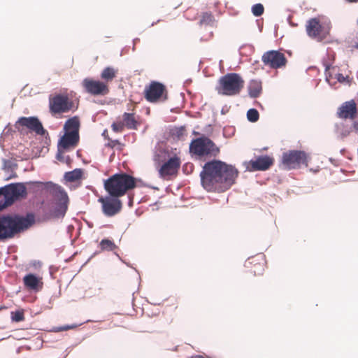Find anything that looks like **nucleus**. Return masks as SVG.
I'll return each instance as SVG.
<instances>
[{
  "label": "nucleus",
  "mask_w": 358,
  "mask_h": 358,
  "mask_svg": "<svg viewBox=\"0 0 358 358\" xmlns=\"http://www.w3.org/2000/svg\"><path fill=\"white\" fill-rule=\"evenodd\" d=\"M238 176V170L220 160L206 162L200 173L202 187L209 192L221 193L228 190Z\"/></svg>",
  "instance_id": "obj_1"
},
{
  "label": "nucleus",
  "mask_w": 358,
  "mask_h": 358,
  "mask_svg": "<svg viewBox=\"0 0 358 358\" xmlns=\"http://www.w3.org/2000/svg\"><path fill=\"white\" fill-rule=\"evenodd\" d=\"M34 223L32 214L27 216L17 215H0V240L13 238L28 229Z\"/></svg>",
  "instance_id": "obj_2"
},
{
  "label": "nucleus",
  "mask_w": 358,
  "mask_h": 358,
  "mask_svg": "<svg viewBox=\"0 0 358 358\" xmlns=\"http://www.w3.org/2000/svg\"><path fill=\"white\" fill-rule=\"evenodd\" d=\"M136 187V178L125 173H116L104 182L105 189L110 196L113 197L122 196Z\"/></svg>",
  "instance_id": "obj_3"
},
{
  "label": "nucleus",
  "mask_w": 358,
  "mask_h": 358,
  "mask_svg": "<svg viewBox=\"0 0 358 358\" xmlns=\"http://www.w3.org/2000/svg\"><path fill=\"white\" fill-rule=\"evenodd\" d=\"M77 108L78 105L66 92L55 93L49 97V110L52 115L75 111Z\"/></svg>",
  "instance_id": "obj_4"
},
{
  "label": "nucleus",
  "mask_w": 358,
  "mask_h": 358,
  "mask_svg": "<svg viewBox=\"0 0 358 358\" xmlns=\"http://www.w3.org/2000/svg\"><path fill=\"white\" fill-rule=\"evenodd\" d=\"M244 80L239 74L227 73L220 78L217 90L222 95L235 96L241 92L244 87Z\"/></svg>",
  "instance_id": "obj_5"
},
{
  "label": "nucleus",
  "mask_w": 358,
  "mask_h": 358,
  "mask_svg": "<svg viewBox=\"0 0 358 358\" xmlns=\"http://www.w3.org/2000/svg\"><path fill=\"white\" fill-rule=\"evenodd\" d=\"M190 152L199 157H215L220 148L208 137L202 136L193 140L189 145Z\"/></svg>",
  "instance_id": "obj_6"
},
{
  "label": "nucleus",
  "mask_w": 358,
  "mask_h": 358,
  "mask_svg": "<svg viewBox=\"0 0 358 358\" xmlns=\"http://www.w3.org/2000/svg\"><path fill=\"white\" fill-rule=\"evenodd\" d=\"M303 165L308 166V155L304 151L289 150L283 152L281 159V166L283 169H296Z\"/></svg>",
  "instance_id": "obj_7"
},
{
  "label": "nucleus",
  "mask_w": 358,
  "mask_h": 358,
  "mask_svg": "<svg viewBox=\"0 0 358 358\" xmlns=\"http://www.w3.org/2000/svg\"><path fill=\"white\" fill-rule=\"evenodd\" d=\"M50 192L56 200V206L51 215L55 217L64 216L67 208L69 198L66 192L59 185L50 183Z\"/></svg>",
  "instance_id": "obj_8"
},
{
  "label": "nucleus",
  "mask_w": 358,
  "mask_h": 358,
  "mask_svg": "<svg viewBox=\"0 0 358 358\" xmlns=\"http://www.w3.org/2000/svg\"><path fill=\"white\" fill-rule=\"evenodd\" d=\"M145 99L150 103L164 101L168 99V92L166 86L157 81H152L145 86Z\"/></svg>",
  "instance_id": "obj_9"
},
{
  "label": "nucleus",
  "mask_w": 358,
  "mask_h": 358,
  "mask_svg": "<svg viewBox=\"0 0 358 358\" xmlns=\"http://www.w3.org/2000/svg\"><path fill=\"white\" fill-rule=\"evenodd\" d=\"M82 86L86 93L92 96H106L110 92L109 86L106 82L90 78H85Z\"/></svg>",
  "instance_id": "obj_10"
},
{
  "label": "nucleus",
  "mask_w": 358,
  "mask_h": 358,
  "mask_svg": "<svg viewBox=\"0 0 358 358\" xmlns=\"http://www.w3.org/2000/svg\"><path fill=\"white\" fill-rule=\"evenodd\" d=\"M262 61L266 66L278 69L285 67L287 60L284 53L278 50H268L265 52Z\"/></svg>",
  "instance_id": "obj_11"
},
{
  "label": "nucleus",
  "mask_w": 358,
  "mask_h": 358,
  "mask_svg": "<svg viewBox=\"0 0 358 358\" xmlns=\"http://www.w3.org/2000/svg\"><path fill=\"white\" fill-rule=\"evenodd\" d=\"M98 201L101 204L103 213L107 217H113L118 214L122 208V203L119 197L112 196L100 197Z\"/></svg>",
  "instance_id": "obj_12"
},
{
  "label": "nucleus",
  "mask_w": 358,
  "mask_h": 358,
  "mask_svg": "<svg viewBox=\"0 0 358 358\" xmlns=\"http://www.w3.org/2000/svg\"><path fill=\"white\" fill-rule=\"evenodd\" d=\"M306 29L308 35L318 41L325 39L329 34V29L323 27L316 17L311 18L307 22Z\"/></svg>",
  "instance_id": "obj_13"
},
{
  "label": "nucleus",
  "mask_w": 358,
  "mask_h": 358,
  "mask_svg": "<svg viewBox=\"0 0 358 358\" xmlns=\"http://www.w3.org/2000/svg\"><path fill=\"white\" fill-rule=\"evenodd\" d=\"M15 127L17 129L27 128L38 135H44V129L41 122L36 117H22L15 122Z\"/></svg>",
  "instance_id": "obj_14"
},
{
  "label": "nucleus",
  "mask_w": 358,
  "mask_h": 358,
  "mask_svg": "<svg viewBox=\"0 0 358 358\" xmlns=\"http://www.w3.org/2000/svg\"><path fill=\"white\" fill-rule=\"evenodd\" d=\"M180 158L175 155L164 162L159 169V174L162 178H169L171 176H176L180 167Z\"/></svg>",
  "instance_id": "obj_15"
},
{
  "label": "nucleus",
  "mask_w": 358,
  "mask_h": 358,
  "mask_svg": "<svg viewBox=\"0 0 358 358\" xmlns=\"http://www.w3.org/2000/svg\"><path fill=\"white\" fill-rule=\"evenodd\" d=\"M3 189L6 193L11 205L15 201L25 198L27 194V189L22 183L10 184L3 187Z\"/></svg>",
  "instance_id": "obj_16"
},
{
  "label": "nucleus",
  "mask_w": 358,
  "mask_h": 358,
  "mask_svg": "<svg viewBox=\"0 0 358 358\" xmlns=\"http://www.w3.org/2000/svg\"><path fill=\"white\" fill-rule=\"evenodd\" d=\"M273 157L268 155L259 156L255 159L250 160L247 169L250 171H266L273 164Z\"/></svg>",
  "instance_id": "obj_17"
},
{
  "label": "nucleus",
  "mask_w": 358,
  "mask_h": 358,
  "mask_svg": "<svg viewBox=\"0 0 358 358\" xmlns=\"http://www.w3.org/2000/svg\"><path fill=\"white\" fill-rule=\"evenodd\" d=\"M266 262L263 255H257L249 258L245 263V266L250 269L254 275H260L265 269Z\"/></svg>",
  "instance_id": "obj_18"
},
{
  "label": "nucleus",
  "mask_w": 358,
  "mask_h": 358,
  "mask_svg": "<svg viewBox=\"0 0 358 358\" xmlns=\"http://www.w3.org/2000/svg\"><path fill=\"white\" fill-rule=\"evenodd\" d=\"M357 111V104L354 100H351L343 103L338 108L337 114L339 117L343 119H353Z\"/></svg>",
  "instance_id": "obj_19"
},
{
  "label": "nucleus",
  "mask_w": 358,
  "mask_h": 358,
  "mask_svg": "<svg viewBox=\"0 0 358 358\" xmlns=\"http://www.w3.org/2000/svg\"><path fill=\"white\" fill-rule=\"evenodd\" d=\"M79 141V134L75 133L65 132L59 142V147L67 149L70 147H75Z\"/></svg>",
  "instance_id": "obj_20"
},
{
  "label": "nucleus",
  "mask_w": 358,
  "mask_h": 358,
  "mask_svg": "<svg viewBox=\"0 0 358 358\" xmlns=\"http://www.w3.org/2000/svg\"><path fill=\"white\" fill-rule=\"evenodd\" d=\"M23 282L24 286L30 290L38 291L43 286L41 279L32 273L26 275L23 278Z\"/></svg>",
  "instance_id": "obj_21"
},
{
  "label": "nucleus",
  "mask_w": 358,
  "mask_h": 358,
  "mask_svg": "<svg viewBox=\"0 0 358 358\" xmlns=\"http://www.w3.org/2000/svg\"><path fill=\"white\" fill-rule=\"evenodd\" d=\"M248 90L249 96L252 98L259 96L262 92V84L260 80H252L250 81Z\"/></svg>",
  "instance_id": "obj_22"
},
{
  "label": "nucleus",
  "mask_w": 358,
  "mask_h": 358,
  "mask_svg": "<svg viewBox=\"0 0 358 358\" xmlns=\"http://www.w3.org/2000/svg\"><path fill=\"white\" fill-rule=\"evenodd\" d=\"M80 120L78 117L74 116L66 120L64 129L66 132L75 133L79 134Z\"/></svg>",
  "instance_id": "obj_23"
},
{
  "label": "nucleus",
  "mask_w": 358,
  "mask_h": 358,
  "mask_svg": "<svg viewBox=\"0 0 358 358\" xmlns=\"http://www.w3.org/2000/svg\"><path fill=\"white\" fill-rule=\"evenodd\" d=\"M118 70L111 66L106 67L103 69L101 73V78L103 82H106L108 85V83L113 81L116 78Z\"/></svg>",
  "instance_id": "obj_24"
},
{
  "label": "nucleus",
  "mask_w": 358,
  "mask_h": 358,
  "mask_svg": "<svg viewBox=\"0 0 358 358\" xmlns=\"http://www.w3.org/2000/svg\"><path fill=\"white\" fill-rule=\"evenodd\" d=\"M122 120L125 127L129 129H136L138 123L135 117L134 113H124L122 115Z\"/></svg>",
  "instance_id": "obj_25"
},
{
  "label": "nucleus",
  "mask_w": 358,
  "mask_h": 358,
  "mask_svg": "<svg viewBox=\"0 0 358 358\" xmlns=\"http://www.w3.org/2000/svg\"><path fill=\"white\" fill-rule=\"evenodd\" d=\"M82 170L76 169L73 171L66 172L64 175V178L69 182H76L82 178Z\"/></svg>",
  "instance_id": "obj_26"
},
{
  "label": "nucleus",
  "mask_w": 358,
  "mask_h": 358,
  "mask_svg": "<svg viewBox=\"0 0 358 358\" xmlns=\"http://www.w3.org/2000/svg\"><path fill=\"white\" fill-rule=\"evenodd\" d=\"M99 245L101 250L113 251L117 248L115 243L107 238L101 240Z\"/></svg>",
  "instance_id": "obj_27"
},
{
  "label": "nucleus",
  "mask_w": 358,
  "mask_h": 358,
  "mask_svg": "<svg viewBox=\"0 0 358 358\" xmlns=\"http://www.w3.org/2000/svg\"><path fill=\"white\" fill-rule=\"evenodd\" d=\"M102 289L100 287L93 286L89 287L85 292V297L92 298L101 294Z\"/></svg>",
  "instance_id": "obj_28"
},
{
  "label": "nucleus",
  "mask_w": 358,
  "mask_h": 358,
  "mask_svg": "<svg viewBox=\"0 0 358 358\" xmlns=\"http://www.w3.org/2000/svg\"><path fill=\"white\" fill-rule=\"evenodd\" d=\"M10 205L11 203L8 200L6 193L3 189V187L0 188V210Z\"/></svg>",
  "instance_id": "obj_29"
},
{
  "label": "nucleus",
  "mask_w": 358,
  "mask_h": 358,
  "mask_svg": "<svg viewBox=\"0 0 358 358\" xmlns=\"http://www.w3.org/2000/svg\"><path fill=\"white\" fill-rule=\"evenodd\" d=\"M248 120L251 122H255L259 120V115L256 109L251 108L247 112Z\"/></svg>",
  "instance_id": "obj_30"
},
{
  "label": "nucleus",
  "mask_w": 358,
  "mask_h": 358,
  "mask_svg": "<svg viewBox=\"0 0 358 358\" xmlns=\"http://www.w3.org/2000/svg\"><path fill=\"white\" fill-rule=\"evenodd\" d=\"M11 319L13 322H21L24 320V314L23 310H17L11 313Z\"/></svg>",
  "instance_id": "obj_31"
},
{
  "label": "nucleus",
  "mask_w": 358,
  "mask_h": 358,
  "mask_svg": "<svg viewBox=\"0 0 358 358\" xmlns=\"http://www.w3.org/2000/svg\"><path fill=\"white\" fill-rule=\"evenodd\" d=\"M264 8L262 3L255 4L252 7V14L256 17L261 16L264 13Z\"/></svg>",
  "instance_id": "obj_32"
},
{
  "label": "nucleus",
  "mask_w": 358,
  "mask_h": 358,
  "mask_svg": "<svg viewBox=\"0 0 358 358\" xmlns=\"http://www.w3.org/2000/svg\"><path fill=\"white\" fill-rule=\"evenodd\" d=\"M213 16L210 13H203L201 15V20H200V24H208L210 23L213 21Z\"/></svg>",
  "instance_id": "obj_33"
},
{
  "label": "nucleus",
  "mask_w": 358,
  "mask_h": 358,
  "mask_svg": "<svg viewBox=\"0 0 358 358\" xmlns=\"http://www.w3.org/2000/svg\"><path fill=\"white\" fill-rule=\"evenodd\" d=\"M111 127H112V129L115 131V132H122L124 127L125 125H124V123L122 121H116L115 122H113L111 125Z\"/></svg>",
  "instance_id": "obj_34"
},
{
  "label": "nucleus",
  "mask_w": 358,
  "mask_h": 358,
  "mask_svg": "<svg viewBox=\"0 0 358 358\" xmlns=\"http://www.w3.org/2000/svg\"><path fill=\"white\" fill-rule=\"evenodd\" d=\"M106 145L110 148L117 147L118 150H122L124 145L121 143L118 140L109 139L108 143Z\"/></svg>",
  "instance_id": "obj_35"
},
{
  "label": "nucleus",
  "mask_w": 358,
  "mask_h": 358,
  "mask_svg": "<svg viewBox=\"0 0 358 358\" xmlns=\"http://www.w3.org/2000/svg\"><path fill=\"white\" fill-rule=\"evenodd\" d=\"M172 134L178 138H181L185 135V129L184 127L176 128L173 130Z\"/></svg>",
  "instance_id": "obj_36"
},
{
  "label": "nucleus",
  "mask_w": 358,
  "mask_h": 358,
  "mask_svg": "<svg viewBox=\"0 0 358 358\" xmlns=\"http://www.w3.org/2000/svg\"><path fill=\"white\" fill-rule=\"evenodd\" d=\"M77 327H78L77 324L65 325V326H62V327H59L58 331H67V330H69V329H75Z\"/></svg>",
  "instance_id": "obj_37"
},
{
  "label": "nucleus",
  "mask_w": 358,
  "mask_h": 358,
  "mask_svg": "<svg viewBox=\"0 0 358 358\" xmlns=\"http://www.w3.org/2000/svg\"><path fill=\"white\" fill-rule=\"evenodd\" d=\"M352 128L355 132H358V121L354 122L352 124Z\"/></svg>",
  "instance_id": "obj_38"
},
{
  "label": "nucleus",
  "mask_w": 358,
  "mask_h": 358,
  "mask_svg": "<svg viewBox=\"0 0 358 358\" xmlns=\"http://www.w3.org/2000/svg\"><path fill=\"white\" fill-rule=\"evenodd\" d=\"M209 357H204L203 355H192L190 358H208Z\"/></svg>",
  "instance_id": "obj_39"
},
{
  "label": "nucleus",
  "mask_w": 358,
  "mask_h": 358,
  "mask_svg": "<svg viewBox=\"0 0 358 358\" xmlns=\"http://www.w3.org/2000/svg\"><path fill=\"white\" fill-rule=\"evenodd\" d=\"M338 80L340 82H343L345 80V78H344V76L342 74H338Z\"/></svg>",
  "instance_id": "obj_40"
},
{
  "label": "nucleus",
  "mask_w": 358,
  "mask_h": 358,
  "mask_svg": "<svg viewBox=\"0 0 358 358\" xmlns=\"http://www.w3.org/2000/svg\"><path fill=\"white\" fill-rule=\"evenodd\" d=\"M57 159L59 161L63 162L64 161V157L62 155V154L59 153L57 156Z\"/></svg>",
  "instance_id": "obj_41"
},
{
  "label": "nucleus",
  "mask_w": 358,
  "mask_h": 358,
  "mask_svg": "<svg viewBox=\"0 0 358 358\" xmlns=\"http://www.w3.org/2000/svg\"><path fill=\"white\" fill-rule=\"evenodd\" d=\"M189 166V168L191 169V170H192L193 169V165L192 164H186L185 166V168L184 169H187V167Z\"/></svg>",
  "instance_id": "obj_42"
},
{
  "label": "nucleus",
  "mask_w": 358,
  "mask_h": 358,
  "mask_svg": "<svg viewBox=\"0 0 358 358\" xmlns=\"http://www.w3.org/2000/svg\"><path fill=\"white\" fill-rule=\"evenodd\" d=\"M348 2L353 3V2H357L358 0H346Z\"/></svg>",
  "instance_id": "obj_43"
},
{
  "label": "nucleus",
  "mask_w": 358,
  "mask_h": 358,
  "mask_svg": "<svg viewBox=\"0 0 358 358\" xmlns=\"http://www.w3.org/2000/svg\"><path fill=\"white\" fill-rule=\"evenodd\" d=\"M208 358H211V357H208Z\"/></svg>",
  "instance_id": "obj_44"
}]
</instances>
